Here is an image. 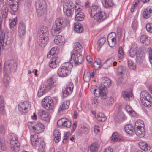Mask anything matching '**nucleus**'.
<instances>
[{
    "instance_id": "f257e3e1",
    "label": "nucleus",
    "mask_w": 152,
    "mask_h": 152,
    "mask_svg": "<svg viewBox=\"0 0 152 152\" xmlns=\"http://www.w3.org/2000/svg\"><path fill=\"white\" fill-rule=\"evenodd\" d=\"M48 29L45 26H41L39 29L37 36V40L39 45L44 47L48 40Z\"/></svg>"
},
{
    "instance_id": "f03ea898",
    "label": "nucleus",
    "mask_w": 152,
    "mask_h": 152,
    "mask_svg": "<svg viewBox=\"0 0 152 152\" xmlns=\"http://www.w3.org/2000/svg\"><path fill=\"white\" fill-rule=\"evenodd\" d=\"M69 23V20L64 18L60 17L56 18L55 24L53 26L51 32L52 35L56 36L59 33L61 28H64Z\"/></svg>"
},
{
    "instance_id": "7ed1b4c3",
    "label": "nucleus",
    "mask_w": 152,
    "mask_h": 152,
    "mask_svg": "<svg viewBox=\"0 0 152 152\" xmlns=\"http://www.w3.org/2000/svg\"><path fill=\"white\" fill-rule=\"evenodd\" d=\"M140 98L142 104L146 107H150L152 105V97L151 95L146 91H142Z\"/></svg>"
},
{
    "instance_id": "20e7f679",
    "label": "nucleus",
    "mask_w": 152,
    "mask_h": 152,
    "mask_svg": "<svg viewBox=\"0 0 152 152\" xmlns=\"http://www.w3.org/2000/svg\"><path fill=\"white\" fill-rule=\"evenodd\" d=\"M73 66V64L69 62H66L63 64L61 67L58 69V74L61 77H64L67 76L70 70Z\"/></svg>"
},
{
    "instance_id": "39448f33",
    "label": "nucleus",
    "mask_w": 152,
    "mask_h": 152,
    "mask_svg": "<svg viewBox=\"0 0 152 152\" xmlns=\"http://www.w3.org/2000/svg\"><path fill=\"white\" fill-rule=\"evenodd\" d=\"M28 125L30 130L37 134L41 133L44 129V126L42 123H39L35 124L34 123L29 122Z\"/></svg>"
},
{
    "instance_id": "423d86ee",
    "label": "nucleus",
    "mask_w": 152,
    "mask_h": 152,
    "mask_svg": "<svg viewBox=\"0 0 152 152\" xmlns=\"http://www.w3.org/2000/svg\"><path fill=\"white\" fill-rule=\"evenodd\" d=\"M36 7L37 13L39 16H41L45 14L46 8L45 0H37Z\"/></svg>"
},
{
    "instance_id": "0eeeda50",
    "label": "nucleus",
    "mask_w": 152,
    "mask_h": 152,
    "mask_svg": "<svg viewBox=\"0 0 152 152\" xmlns=\"http://www.w3.org/2000/svg\"><path fill=\"white\" fill-rule=\"evenodd\" d=\"M17 66V64L13 60L5 62L4 65V73H10L12 69L15 70Z\"/></svg>"
},
{
    "instance_id": "6e6552de",
    "label": "nucleus",
    "mask_w": 152,
    "mask_h": 152,
    "mask_svg": "<svg viewBox=\"0 0 152 152\" xmlns=\"http://www.w3.org/2000/svg\"><path fill=\"white\" fill-rule=\"evenodd\" d=\"M83 61L82 56L80 53H75L71 54V59L69 63L72 64L74 63L76 65H79L81 64Z\"/></svg>"
},
{
    "instance_id": "1a4fd4ad",
    "label": "nucleus",
    "mask_w": 152,
    "mask_h": 152,
    "mask_svg": "<svg viewBox=\"0 0 152 152\" xmlns=\"http://www.w3.org/2000/svg\"><path fill=\"white\" fill-rule=\"evenodd\" d=\"M50 98V97H46L42 102V107L47 110H52L53 108V103Z\"/></svg>"
},
{
    "instance_id": "9d476101",
    "label": "nucleus",
    "mask_w": 152,
    "mask_h": 152,
    "mask_svg": "<svg viewBox=\"0 0 152 152\" xmlns=\"http://www.w3.org/2000/svg\"><path fill=\"white\" fill-rule=\"evenodd\" d=\"M94 94L96 97L100 96L102 99H105L107 97V94L105 89H103L100 86L99 88L94 89Z\"/></svg>"
},
{
    "instance_id": "9b49d317",
    "label": "nucleus",
    "mask_w": 152,
    "mask_h": 152,
    "mask_svg": "<svg viewBox=\"0 0 152 152\" xmlns=\"http://www.w3.org/2000/svg\"><path fill=\"white\" fill-rule=\"evenodd\" d=\"M71 122L70 121L66 118H61L59 119L57 122V126L58 127L62 126L69 128L71 126Z\"/></svg>"
},
{
    "instance_id": "f8f14e48",
    "label": "nucleus",
    "mask_w": 152,
    "mask_h": 152,
    "mask_svg": "<svg viewBox=\"0 0 152 152\" xmlns=\"http://www.w3.org/2000/svg\"><path fill=\"white\" fill-rule=\"evenodd\" d=\"M137 123L136 124L137 127L135 128V131L136 134L140 137H144L145 135V131L143 125L141 124V126H137Z\"/></svg>"
},
{
    "instance_id": "ddd939ff",
    "label": "nucleus",
    "mask_w": 152,
    "mask_h": 152,
    "mask_svg": "<svg viewBox=\"0 0 152 152\" xmlns=\"http://www.w3.org/2000/svg\"><path fill=\"white\" fill-rule=\"evenodd\" d=\"M38 116L40 119L46 122H48L50 121L49 113L44 110H39L38 113Z\"/></svg>"
},
{
    "instance_id": "4468645a",
    "label": "nucleus",
    "mask_w": 152,
    "mask_h": 152,
    "mask_svg": "<svg viewBox=\"0 0 152 152\" xmlns=\"http://www.w3.org/2000/svg\"><path fill=\"white\" fill-rule=\"evenodd\" d=\"M60 61V58L58 57H52L49 64L50 67L52 68H55L58 65Z\"/></svg>"
},
{
    "instance_id": "2eb2a0df",
    "label": "nucleus",
    "mask_w": 152,
    "mask_h": 152,
    "mask_svg": "<svg viewBox=\"0 0 152 152\" xmlns=\"http://www.w3.org/2000/svg\"><path fill=\"white\" fill-rule=\"evenodd\" d=\"M69 86L65 88L63 90V96L64 97H66L69 95L72 91L73 88V83L71 82L69 83Z\"/></svg>"
},
{
    "instance_id": "dca6fc26",
    "label": "nucleus",
    "mask_w": 152,
    "mask_h": 152,
    "mask_svg": "<svg viewBox=\"0 0 152 152\" xmlns=\"http://www.w3.org/2000/svg\"><path fill=\"white\" fill-rule=\"evenodd\" d=\"M111 85V81L108 78H103L101 81V83L99 86L102 89H104L106 91L107 87L110 86Z\"/></svg>"
},
{
    "instance_id": "f3484780",
    "label": "nucleus",
    "mask_w": 152,
    "mask_h": 152,
    "mask_svg": "<svg viewBox=\"0 0 152 152\" xmlns=\"http://www.w3.org/2000/svg\"><path fill=\"white\" fill-rule=\"evenodd\" d=\"M29 107L30 105L27 102H21L18 105L19 110L24 113H26L28 111V108Z\"/></svg>"
},
{
    "instance_id": "a211bd4d",
    "label": "nucleus",
    "mask_w": 152,
    "mask_h": 152,
    "mask_svg": "<svg viewBox=\"0 0 152 152\" xmlns=\"http://www.w3.org/2000/svg\"><path fill=\"white\" fill-rule=\"evenodd\" d=\"M18 0H7L10 8L13 11L16 12L18 10Z\"/></svg>"
},
{
    "instance_id": "6ab92c4d",
    "label": "nucleus",
    "mask_w": 152,
    "mask_h": 152,
    "mask_svg": "<svg viewBox=\"0 0 152 152\" xmlns=\"http://www.w3.org/2000/svg\"><path fill=\"white\" fill-rule=\"evenodd\" d=\"M94 18L98 22L103 21L107 18V16L105 13L103 12H99L96 15L94 16Z\"/></svg>"
},
{
    "instance_id": "aec40b11",
    "label": "nucleus",
    "mask_w": 152,
    "mask_h": 152,
    "mask_svg": "<svg viewBox=\"0 0 152 152\" xmlns=\"http://www.w3.org/2000/svg\"><path fill=\"white\" fill-rule=\"evenodd\" d=\"M56 85L55 80L53 78H50L47 80L46 84H44V86L46 88L48 91H49L53 87H54Z\"/></svg>"
},
{
    "instance_id": "412c9836",
    "label": "nucleus",
    "mask_w": 152,
    "mask_h": 152,
    "mask_svg": "<svg viewBox=\"0 0 152 152\" xmlns=\"http://www.w3.org/2000/svg\"><path fill=\"white\" fill-rule=\"evenodd\" d=\"M101 9L99 6L94 5L89 10V12L90 16L94 17L95 15H96L99 12H101Z\"/></svg>"
},
{
    "instance_id": "4be33fe9",
    "label": "nucleus",
    "mask_w": 152,
    "mask_h": 152,
    "mask_svg": "<svg viewBox=\"0 0 152 152\" xmlns=\"http://www.w3.org/2000/svg\"><path fill=\"white\" fill-rule=\"evenodd\" d=\"M122 95L123 98L127 101L130 100L131 98L133 99V95L132 91L130 90L123 91Z\"/></svg>"
},
{
    "instance_id": "5701e85b",
    "label": "nucleus",
    "mask_w": 152,
    "mask_h": 152,
    "mask_svg": "<svg viewBox=\"0 0 152 152\" xmlns=\"http://www.w3.org/2000/svg\"><path fill=\"white\" fill-rule=\"evenodd\" d=\"M25 29V24L23 21H20L19 24L18 29V32L20 37H21L22 36L25 34L26 32Z\"/></svg>"
},
{
    "instance_id": "b1692460",
    "label": "nucleus",
    "mask_w": 152,
    "mask_h": 152,
    "mask_svg": "<svg viewBox=\"0 0 152 152\" xmlns=\"http://www.w3.org/2000/svg\"><path fill=\"white\" fill-rule=\"evenodd\" d=\"M40 139L38 138V136L36 134L32 135L31 136V140L32 145L37 147L40 142Z\"/></svg>"
},
{
    "instance_id": "393cba45",
    "label": "nucleus",
    "mask_w": 152,
    "mask_h": 152,
    "mask_svg": "<svg viewBox=\"0 0 152 152\" xmlns=\"http://www.w3.org/2000/svg\"><path fill=\"white\" fill-rule=\"evenodd\" d=\"M7 140L10 144H14V142H18V141L17 138L15 134L12 133H10L9 134L7 137Z\"/></svg>"
},
{
    "instance_id": "a878e982",
    "label": "nucleus",
    "mask_w": 152,
    "mask_h": 152,
    "mask_svg": "<svg viewBox=\"0 0 152 152\" xmlns=\"http://www.w3.org/2000/svg\"><path fill=\"white\" fill-rule=\"evenodd\" d=\"M54 42L58 45H62L65 43L64 37L61 35H58L55 37Z\"/></svg>"
},
{
    "instance_id": "bb28decb",
    "label": "nucleus",
    "mask_w": 152,
    "mask_h": 152,
    "mask_svg": "<svg viewBox=\"0 0 152 152\" xmlns=\"http://www.w3.org/2000/svg\"><path fill=\"white\" fill-rule=\"evenodd\" d=\"M145 57V54L143 53H138L136 55V61L138 64L143 62Z\"/></svg>"
},
{
    "instance_id": "cd10ccee",
    "label": "nucleus",
    "mask_w": 152,
    "mask_h": 152,
    "mask_svg": "<svg viewBox=\"0 0 152 152\" xmlns=\"http://www.w3.org/2000/svg\"><path fill=\"white\" fill-rule=\"evenodd\" d=\"M73 50L77 53H80L81 52L83 48L81 44L78 42H75L73 44Z\"/></svg>"
},
{
    "instance_id": "c85d7f7f",
    "label": "nucleus",
    "mask_w": 152,
    "mask_h": 152,
    "mask_svg": "<svg viewBox=\"0 0 152 152\" xmlns=\"http://www.w3.org/2000/svg\"><path fill=\"white\" fill-rule=\"evenodd\" d=\"M61 134L58 129H56L53 132L54 140L56 142H59L61 138Z\"/></svg>"
},
{
    "instance_id": "c756f323",
    "label": "nucleus",
    "mask_w": 152,
    "mask_h": 152,
    "mask_svg": "<svg viewBox=\"0 0 152 152\" xmlns=\"http://www.w3.org/2000/svg\"><path fill=\"white\" fill-rule=\"evenodd\" d=\"M137 45L135 44H133L131 46L129 51L130 55L131 57H134L135 55H137Z\"/></svg>"
},
{
    "instance_id": "7c9ffc66",
    "label": "nucleus",
    "mask_w": 152,
    "mask_h": 152,
    "mask_svg": "<svg viewBox=\"0 0 152 152\" xmlns=\"http://www.w3.org/2000/svg\"><path fill=\"white\" fill-rule=\"evenodd\" d=\"M140 148L145 151H147L150 149V147L145 142H141L139 143Z\"/></svg>"
},
{
    "instance_id": "2f4dec72",
    "label": "nucleus",
    "mask_w": 152,
    "mask_h": 152,
    "mask_svg": "<svg viewBox=\"0 0 152 152\" xmlns=\"http://www.w3.org/2000/svg\"><path fill=\"white\" fill-rule=\"evenodd\" d=\"M152 12V10L148 7L144 10L142 13V16L146 19L148 18L151 16V14Z\"/></svg>"
},
{
    "instance_id": "473e14b6",
    "label": "nucleus",
    "mask_w": 152,
    "mask_h": 152,
    "mask_svg": "<svg viewBox=\"0 0 152 152\" xmlns=\"http://www.w3.org/2000/svg\"><path fill=\"white\" fill-rule=\"evenodd\" d=\"M70 104V102L69 100L64 102L62 104L60 105L58 111L59 112L62 111L64 109L68 108Z\"/></svg>"
},
{
    "instance_id": "72a5a7b5",
    "label": "nucleus",
    "mask_w": 152,
    "mask_h": 152,
    "mask_svg": "<svg viewBox=\"0 0 152 152\" xmlns=\"http://www.w3.org/2000/svg\"><path fill=\"white\" fill-rule=\"evenodd\" d=\"M140 41L142 43L148 45L150 43V37L146 35H142L140 37Z\"/></svg>"
},
{
    "instance_id": "f704fd0d",
    "label": "nucleus",
    "mask_w": 152,
    "mask_h": 152,
    "mask_svg": "<svg viewBox=\"0 0 152 152\" xmlns=\"http://www.w3.org/2000/svg\"><path fill=\"white\" fill-rule=\"evenodd\" d=\"M74 29L75 31L77 33H81L83 30L82 26L81 24L77 22L75 23Z\"/></svg>"
},
{
    "instance_id": "c9c22d12",
    "label": "nucleus",
    "mask_w": 152,
    "mask_h": 152,
    "mask_svg": "<svg viewBox=\"0 0 152 152\" xmlns=\"http://www.w3.org/2000/svg\"><path fill=\"white\" fill-rule=\"evenodd\" d=\"M103 6L105 8L112 7L113 5V2L110 0H102Z\"/></svg>"
},
{
    "instance_id": "e433bc0d",
    "label": "nucleus",
    "mask_w": 152,
    "mask_h": 152,
    "mask_svg": "<svg viewBox=\"0 0 152 152\" xmlns=\"http://www.w3.org/2000/svg\"><path fill=\"white\" fill-rule=\"evenodd\" d=\"M44 86V84L42 85L40 89L38 91L37 95L39 97L42 96L45 92L48 91L46 88H45V87Z\"/></svg>"
},
{
    "instance_id": "4c0bfd02",
    "label": "nucleus",
    "mask_w": 152,
    "mask_h": 152,
    "mask_svg": "<svg viewBox=\"0 0 152 152\" xmlns=\"http://www.w3.org/2000/svg\"><path fill=\"white\" fill-rule=\"evenodd\" d=\"M8 12V8L5 5H4L2 8L1 14L3 18L6 19L7 17Z\"/></svg>"
},
{
    "instance_id": "58836bf2",
    "label": "nucleus",
    "mask_w": 152,
    "mask_h": 152,
    "mask_svg": "<svg viewBox=\"0 0 152 152\" xmlns=\"http://www.w3.org/2000/svg\"><path fill=\"white\" fill-rule=\"evenodd\" d=\"M14 144H10V147L13 151L15 152L18 151L20 150V143L18 141V142H14Z\"/></svg>"
},
{
    "instance_id": "ea45409f",
    "label": "nucleus",
    "mask_w": 152,
    "mask_h": 152,
    "mask_svg": "<svg viewBox=\"0 0 152 152\" xmlns=\"http://www.w3.org/2000/svg\"><path fill=\"white\" fill-rule=\"evenodd\" d=\"M83 79L86 82H89L91 79V73L88 70L85 71Z\"/></svg>"
},
{
    "instance_id": "a19ab883",
    "label": "nucleus",
    "mask_w": 152,
    "mask_h": 152,
    "mask_svg": "<svg viewBox=\"0 0 152 152\" xmlns=\"http://www.w3.org/2000/svg\"><path fill=\"white\" fill-rule=\"evenodd\" d=\"M73 9L63 8V11L65 15L69 17H71L73 14Z\"/></svg>"
},
{
    "instance_id": "79ce46f5",
    "label": "nucleus",
    "mask_w": 152,
    "mask_h": 152,
    "mask_svg": "<svg viewBox=\"0 0 152 152\" xmlns=\"http://www.w3.org/2000/svg\"><path fill=\"white\" fill-rule=\"evenodd\" d=\"M126 70V67L123 66H120L118 68L117 73L118 75H121L125 73Z\"/></svg>"
},
{
    "instance_id": "37998d69",
    "label": "nucleus",
    "mask_w": 152,
    "mask_h": 152,
    "mask_svg": "<svg viewBox=\"0 0 152 152\" xmlns=\"http://www.w3.org/2000/svg\"><path fill=\"white\" fill-rule=\"evenodd\" d=\"M3 81L4 83L6 85L10 82V78L7 73L4 72Z\"/></svg>"
},
{
    "instance_id": "c03bdc74",
    "label": "nucleus",
    "mask_w": 152,
    "mask_h": 152,
    "mask_svg": "<svg viewBox=\"0 0 152 152\" xmlns=\"http://www.w3.org/2000/svg\"><path fill=\"white\" fill-rule=\"evenodd\" d=\"M126 132L128 134H132L133 132V128L132 125L130 124H127L124 127Z\"/></svg>"
},
{
    "instance_id": "a18cd8bd",
    "label": "nucleus",
    "mask_w": 152,
    "mask_h": 152,
    "mask_svg": "<svg viewBox=\"0 0 152 152\" xmlns=\"http://www.w3.org/2000/svg\"><path fill=\"white\" fill-rule=\"evenodd\" d=\"M112 64V60L111 58L107 59L105 62L103 63V66L105 69H107Z\"/></svg>"
},
{
    "instance_id": "49530a36",
    "label": "nucleus",
    "mask_w": 152,
    "mask_h": 152,
    "mask_svg": "<svg viewBox=\"0 0 152 152\" xmlns=\"http://www.w3.org/2000/svg\"><path fill=\"white\" fill-rule=\"evenodd\" d=\"M106 118L105 115L102 113H99L97 115V119L100 122H104L106 120Z\"/></svg>"
},
{
    "instance_id": "de8ad7c7",
    "label": "nucleus",
    "mask_w": 152,
    "mask_h": 152,
    "mask_svg": "<svg viewBox=\"0 0 152 152\" xmlns=\"http://www.w3.org/2000/svg\"><path fill=\"white\" fill-rule=\"evenodd\" d=\"M106 40V39L105 37H102L98 40L97 42V50L98 51L100 50L102 46L104 44Z\"/></svg>"
},
{
    "instance_id": "09e8293b",
    "label": "nucleus",
    "mask_w": 152,
    "mask_h": 152,
    "mask_svg": "<svg viewBox=\"0 0 152 152\" xmlns=\"http://www.w3.org/2000/svg\"><path fill=\"white\" fill-rule=\"evenodd\" d=\"M98 145L96 142L93 143L91 145L90 150L91 152H96L98 150Z\"/></svg>"
},
{
    "instance_id": "8fccbe9b",
    "label": "nucleus",
    "mask_w": 152,
    "mask_h": 152,
    "mask_svg": "<svg viewBox=\"0 0 152 152\" xmlns=\"http://www.w3.org/2000/svg\"><path fill=\"white\" fill-rule=\"evenodd\" d=\"M75 19L77 21H80L83 20L84 19L83 13L81 12H78L75 16Z\"/></svg>"
},
{
    "instance_id": "3c124183",
    "label": "nucleus",
    "mask_w": 152,
    "mask_h": 152,
    "mask_svg": "<svg viewBox=\"0 0 152 152\" xmlns=\"http://www.w3.org/2000/svg\"><path fill=\"white\" fill-rule=\"evenodd\" d=\"M122 139L120 138L119 135L117 132H115L113 133L111 137V140L113 142L117 141H121Z\"/></svg>"
},
{
    "instance_id": "603ef678",
    "label": "nucleus",
    "mask_w": 152,
    "mask_h": 152,
    "mask_svg": "<svg viewBox=\"0 0 152 152\" xmlns=\"http://www.w3.org/2000/svg\"><path fill=\"white\" fill-rule=\"evenodd\" d=\"M75 6L74 3L70 0H68L65 3V4L63 8L73 9Z\"/></svg>"
},
{
    "instance_id": "864d4df0",
    "label": "nucleus",
    "mask_w": 152,
    "mask_h": 152,
    "mask_svg": "<svg viewBox=\"0 0 152 152\" xmlns=\"http://www.w3.org/2000/svg\"><path fill=\"white\" fill-rule=\"evenodd\" d=\"M124 115L123 113L119 112L116 115L115 119L117 121H120L124 119Z\"/></svg>"
},
{
    "instance_id": "5fc2aeb1",
    "label": "nucleus",
    "mask_w": 152,
    "mask_h": 152,
    "mask_svg": "<svg viewBox=\"0 0 152 152\" xmlns=\"http://www.w3.org/2000/svg\"><path fill=\"white\" fill-rule=\"evenodd\" d=\"M39 145L38 146V150L39 152H44L45 151V143L41 140H40Z\"/></svg>"
},
{
    "instance_id": "6e6d98bb",
    "label": "nucleus",
    "mask_w": 152,
    "mask_h": 152,
    "mask_svg": "<svg viewBox=\"0 0 152 152\" xmlns=\"http://www.w3.org/2000/svg\"><path fill=\"white\" fill-rule=\"evenodd\" d=\"M101 62L100 59L98 58L94 63V69L96 70L98 69L101 66Z\"/></svg>"
},
{
    "instance_id": "4d7b16f0",
    "label": "nucleus",
    "mask_w": 152,
    "mask_h": 152,
    "mask_svg": "<svg viewBox=\"0 0 152 152\" xmlns=\"http://www.w3.org/2000/svg\"><path fill=\"white\" fill-rule=\"evenodd\" d=\"M128 66L131 69L135 70L136 69V66L133 62L131 60H128Z\"/></svg>"
},
{
    "instance_id": "13d9d810",
    "label": "nucleus",
    "mask_w": 152,
    "mask_h": 152,
    "mask_svg": "<svg viewBox=\"0 0 152 152\" xmlns=\"http://www.w3.org/2000/svg\"><path fill=\"white\" fill-rule=\"evenodd\" d=\"M56 49L57 48L56 47L52 48L48 53L47 55V57H50V56H49L50 55L53 56L56 54L57 52Z\"/></svg>"
},
{
    "instance_id": "bf43d9fd",
    "label": "nucleus",
    "mask_w": 152,
    "mask_h": 152,
    "mask_svg": "<svg viewBox=\"0 0 152 152\" xmlns=\"http://www.w3.org/2000/svg\"><path fill=\"white\" fill-rule=\"evenodd\" d=\"M124 52L121 47H120L118 49V56L119 59H121L124 57Z\"/></svg>"
},
{
    "instance_id": "052dcab7",
    "label": "nucleus",
    "mask_w": 152,
    "mask_h": 152,
    "mask_svg": "<svg viewBox=\"0 0 152 152\" xmlns=\"http://www.w3.org/2000/svg\"><path fill=\"white\" fill-rule=\"evenodd\" d=\"M3 97L2 96H0L1 100V104L0 105V113L2 112L4 109V101L3 100Z\"/></svg>"
},
{
    "instance_id": "680f3d73",
    "label": "nucleus",
    "mask_w": 152,
    "mask_h": 152,
    "mask_svg": "<svg viewBox=\"0 0 152 152\" xmlns=\"http://www.w3.org/2000/svg\"><path fill=\"white\" fill-rule=\"evenodd\" d=\"M125 82L126 80L122 77H121L118 80V84L120 86H122L125 84Z\"/></svg>"
},
{
    "instance_id": "e2e57ef3",
    "label": "nucleus",
    "mask_w": 152,
    "mask_h": 152,
    "mask_svg": "<svg viewBox=\"0 0 152 152\" xmlns=\"http://www.w3.org/2000/svg\"><path fill=\"white\" fill-rule=\"evenodd\" d=\"M113 98L112 97H110L107 98L106 100V103L109 106L111 105L114 102Z\"/></svg>"
},
{
    "instance_id": "0e129e2a",
    "label": "nucleus",
    "mask_w": 152,
    "mask_h": 152,
    "mask_svg": "<svg viewBox=\"0 0 152 152\" xmlns=\"http://www.w3.org/2000/svg\"><path fill=\"white\" fill-rule=\"evenodd\" d=\"M0 147L2 150L4 151L6 150V148L4 140H1L0 142Z\"/></svg>"
},
{
    "instance_id": "69168bd1",
    "label": "nucleus",
    "mask_w": 152,
    "mask_h": 152,
    "mask_svg": "<svg viewBox=\"0 0 152 152\" xmlns=\"http://www.w3.org/2000/svg\"><path fill=\"white\" fill-rule=\"evenodd\" d=\"M147 31L151 33H152V23H148L146 26Z\"/></svg>"
},
{
    "instance_id": "338daca9",
    "label": "nucleus",
    "mask_w": 152,
    "mask_h": 152,
    "mask_svg": "<svg viewBox=\"0 0 152 152\" xmlns=\"http://www.w3.org/2000/svg\"><path fill=\"white\" fill-rule=\"evenodd\" d=\"M16 24V20L15 18H14L13 20L9 22V26L10 28H14V27H15Z\"/></svg>"
},
{
    "instance_id": "774afa93",
    "label": "nucleus",
    "mask_w": 152,
    "mask_h": 152,
    "mask_svg": "<svg viewBox=\"0 0 152 152\" xmlns=\"http://www.w3.org/2000/svg\"><path fill=\"white\" fill-rule=\"evenodd\" d=\"M148 49V53L149 55V61L151 64H152V52L151 49V48H149Z\"/></svg>"
}]
</instances>
